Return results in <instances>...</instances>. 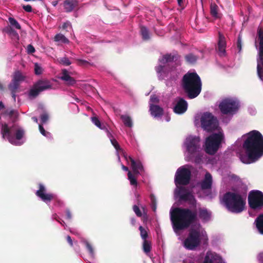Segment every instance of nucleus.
I'll list each match as a JSON object with an SVG mask.
<instances>
[{
	"label": "nucleus",
	"instance_id": "f257e3e1",
	"mask_svg": "<svg viewBox=\"0 0 263 263\" xmlns=\"http://www.w3.org/2000/svg\"><path fill=\"white\" fill-rule=\"evenodd\" d=\"M242 147L248 159L255 162L263 156V136L258 130H253L246 134Z\"/></svg>",
	"mask_w": 263,
	"mask_h": 263
},
{
	"label": "nucleus",
	"instance_id": "f03ea898",
	"mask_svg": "<svg viewBox=\"0 0 263 263\" xmlns=\"http://www.w3.org/2000/svg\"><path fill=\"white\" fill-rule=\"evenodd\" d=\"M174 231L177 233L188 228L197 220L196 211L188 208H175L170 212Z\"/></svg>",
	"mask_w": 263,
	"mask_h": 263
},
{
	"label": "nucleus",
	"instance_id": "7ed1b4c3",
	"mask_svg": "<svg viewBox=\"0 0 263 263\" xmlns=\"http://www.w3.org/2000/svg\"><path fill=\"white\" fill-rule=\"evenodd\" d=\"M201 81L196 72H187L185 74L181 81V86L190 99L197 97L201 90Z\"/></svg>",
	"mask_w": 263,
	"mask_h": 263
},
{
	"label": "nucleus",
	"instance_id": "20e7f679",
	"mask_svg": "<svg viewBox=\"0 0 263 263\" xmlns=\"http://www.w3.org/2000/svg\"><path fill=\"white\" fill-rule=\"evenodd\" d=\"M1 134L4 139L6 138L12 144L15 146H20L23 142L21 140L25 134V130L16 125L11 127L6 123H1Z\"/></svg>",
	"mask_w": 263,
	"mask_h": 263
},
{
	"label": "nucleus",
	"instance_id": "39448f33",
	"mask_svg": "<svg viewBox=\"0 0 263 263\" xmlns=\"http://www.w3.org/2000/svg\"><path fill=\"white\" fill-rule=\"evenodd\" d=\"M222 202L229 212L237 214L245 210L246 203V199L240 194L232 192L223 195Z\"/></svg>",
	"mask_w": 263,
	"mask_h": 263
},
{
	"label": "nucleus",
	"instance_id": "423d86ee",
	"mask_svg": "<svg viewBox=\"0 0 263 263\" xmlns=\"http://www.w3.org/2000/svg\"><path fill=\"white\" fill-rule=\"evenodd\" d=\"M204 233L206 234L205 232ZM204 236V233L200 224H197L196 228L192 227L189 230L187 237L183 242L184 247L189 250H195L200 246L201 237Z\"/></svg>",
	"mask_w": 263,
	"mask_h": 263
},
{
	"label": "nucleus",
	"instance_id": "0eeeda50",
	"mask_svg": "<svg viewBox=\"0 0 263 263\" xmlns=\"http://www.w3.org/2000/svg\"><path fill=\"white\" fill-rule=\"evenodd\" d=\"M200 123L202 128L209 133L218 130L219 128L217 117L210 112H204L201 114Z\"/></svg>",
	"mask_w": 263,
	"mask_h": 263
},
{
	"label": "nucleus",
	"instance_id": "6e6552de",
	"mask_svg": "<svg viewBox=\"0 0 263 263\" xmlns=\"http://www.w3.org/2000/svg\"><path fill=\"white\" fill-rule=\"evenodd\" d=\"M223 138V134L221 132L213 134L206 138L205 143V152L210 155L215 154L218 151Z\"/></svg>",
	"mask_w": 263,
	"mask_h": 263
},
{
	"label": "nucleus",
	"instance_id": "1a4fd4ad",
	"mask_svg": "<svg viewBox=\"0 0 263 263\" xmlns=\"http://www.w3.org/2000/svg\"><path fill=\"white\" fill-rule=\"evenodd\" d=\"M257 40L259 42L258 52L257 58V75L260 80H263V28L259 27L257 32Z\"/></svg>",
	"mask_w": 263,
	"mask_h": 263
},
{
	"label": "nucleus",
	"instance_id": "9d476101",
	"mask_svg": "<svg viewBox=\"0 0 263 263\" xmlns=\"http://www.w3.org/2000/svg\"><path fill=\"white\" fill-rule=\"evenodd\" d=\"M219 109L223 115H233L238 109L237 101L232 98L223 99L218 105Z\"/></svg>",
	"mask_w": 263,
	"mask_h": 263
},
{
	"label": "nucleus",
	"instance_id": "9b49d317",
	"mask_svg": "<svg viewBox=\"0 0 263 263\" xmlns=\"http://www.w3.org/2000/svg\"><path fill=\"white\" fill-rule=\"evenodd\" d=\"M248 201L251 209L260 210L263 208V193L259 190L251 191L248 194Z\"/></svg>",
	"mask_w": 263,
	"mask_h": 263
},
{
	"label": "nucleus",
	"instance_id": "f8f14e48",
	"mask_svg": "<svg viewBox=\"0 0 263 263\" xmlns=\"http://www.w3.org/2000/svg\"><path fill=\"white\" fill-rule=\"evenodd\" d=\"M51 82L47 79H41L34 83L30 89L29 96L33 98H36L42 91L52 88Z\"/></svg>",
	"mask_w": 263,
	"mask_h": 263
},
{
	"label": "nucleus",
	"instance_id": "ddd939ff",
	"mask_svg": "<svg viewBox=\"0 0 263 263\" xmlns=\"http://www.w3.org/2000/svg\"><path fill=\"white\" fill-rule=\"evenodd\" d=\"M191 172L184 166L180 167L176 171L175 176V182L176 185H187L191 180Z\"/></svg>",
	"mask_w": 263,
	"mask_h": 263
},
{
	"label": "nucleus",
	"instance_id": "4468645a",
	"mask_svg": "<svg viewBox=\"0 0 263 263\" xmlns=\"http://www.w3.org/2000/svg\"><path fill=\"white\" fill-rule=\"evenodd\" d=\"M179 194L181 200L188 202L189 204L194 208L196 206L197 201L194 196L186 188L181 187L179 190Z\"/></svg>",
	"mask_w": 263,
	"mask_h": 263
},
{
	"label": "nucleus",
	"instance_id": "2eb2a0df",
	"mask_svg": "<svg viewBox=\"0 0 263 263\" xmlns=\"http://www.w3.org/2000/svg\"><path fill=\"white\" fill-rule=\"evenodd\" d=\"M200 138L197 137H190L186 139L185 144L189 153L193 155L200 148Z\"/></svg>",
	"mask_w": 263,
	"mask_h": 263
},
{
	"label": "nucleus",
	"instance_id": "dca6fc26",
	"mask_svg": "<svg viewBox=\"0 0 263 263\" xmlns=\"http://www.w3.org/2000/svg\"><path fill=\"white\" fill-rule=\"evenodd\" d=\"M35 195L46 203L50 202L56 197L52 193H47L45 186L42 183L39 184V190L36 191Z\"/></svg>",
	"mask_w": 263,
	"mask_h": 263
},
{
	"label": "nucleus",
	"instance_id": "f3484780",
	"mask_svg": "<svg viewBox=\"0 0 263 263\" xmlns=\"http://www.w3.org/2000/svg\"><path fill=\"white\" fill-rule=\"evenodd\" d=\"M224 262L220 256L217 253L209 251L206 252L204 258L203 263H219Z\"/></svg>",
	"mask_w": 263,
	"mask_h": 263
},
{
	"label": "nucleus",
	"instance_id": "a211bd4d",
	"mask_svg": "<svg viewBox=\"0 0 263 263\" xmlns=\"http://www.w3.org/2000/svg\"><path fill=\"white\" fill-rule=\"evenodd\" d=\"M64 11L70 13L75 9H78L79 2L77 0H65L63 4Z\"/></svg>",
	"mask_w": 263,
	"mask_h": 263
},
{
	"label": "nucleus",
	"instance_id": "6ab92c4d",
	"mask_svg": "<svg viewBox=\"0 0 263 263\" xmlns=\"http://www.w3.org/2000/svg\"><path fill=\"white\" fill-rule=\"evenodd\" d=\"M187 109V103L183 98H179L178 101L174 107V111L178 114H182Z\"/></svg>",
	"mask_w": 263,
	"mask_h": 263
},
{
	"label": "nucleus",
	"instance_id": "aec40b11",
	"mask_svg": "<svg viewBox=\"0 0 263 263\" xmlns=\"http://www.w3.org/2000/svg\"><path fill=\"white\" fill-rule=\"evenodd\" d=\"M226 41L224 36L220 32L218 33V51L221 57L226 54Z\"/></svg>",
	"mask_w": 263,
	"mask_h": 263
},
{
	"label": "nucleus",
	"instance_id": "412c9836",
	"mask_svg": "<svg viewBox=\"0 0 263 263\" xmlns=\"http://www.w3.org/2000/svg\"><path fill=\"white\" fill-rule=\"evenodd\" d=\"M127 161L129 160L131 163V166L133 169V173L135 175H139L140 174L139 171L143 170V166L140 161H135L130 156H125Z\"/></svg>",
	"mask_w": 263,
	"mask_h": 263
},
{
	"label": "nucleus",
	"instance_id": "4be33fe9",
	"mask_svg": "<svg viewBox=\"0 0 263 263\" xmlns=\"http://www.w3.org/2000/svg\"><path fill=\"white\" fill-rule=\"evenodd\" d=\"M212 184V177L210 173H206L204 180L201 182L202 190L211 189Z\"/></svg>",
	"mask_w": 263,
	"mask_h": 263
},
{
	"label": "nucleus",
	"instance_id": "5701e85b",
	"mask_svg": "<svg viewBox=\"0 0 263 263\" xmlns=\"http://www.w3.org/2000/svg\"><path fill=\"white\" fill-rule=\"evenodd\" d=\"M60 79L65 81L66 84L69 85H73L76 83L74 78L69 75L68 71L65 69L62 70V76Z\"/></svg>",
	"mask_w": 263,
	"mask_h": 263
},
{
	"label": "nucleus",
	"instance_id": "b1692460",
	"mask_svg": "<svg viewBox=\"0 0 263 263\" xmlns=\"http://www.w3.org/2000/svg\"><path fill=\"white\" fill-rule=\"evenodd\" d=\"M149 110L151 115L155 117H160L163 114V109L157 105L151 104Z\"/></svg>",
	"mask_w": 263,
	"mask_h": 263
},
{
	"label": "nucleus",
	"instance_id": "393cba45",
	"mask_svg": "<svg viewBox=\"0 0 263 263\" xmlns=\"http://www.w3.org/2000/svg\"><path fill=\"white\" fill-rule=\"evenodd\" d=\"M199 217L203 221H208L210 219L211 213L205 208H199L198 210Z\"/></svg>",
	"mask_w": 263,
	"mask_h": 263
},
{
	"label": "nucleus",
	"instance_id": "a878e982",
	"mask_svg": "<svg viewBox=\"0 0 263 263\" xmlns=\"http://www.w3.org/2000/svg\"><path fill=\"white\" fill-rule=\"evenodd\" d=\"M4 115L8 117L9 119L11 120L12 123H15L16 122L18 117V112L14 109H12L10 110L8 109L6 110L4 112Z\"/></svg>",
	"mask_w": 263,
	"mask_h": 263
},
{
	"label": "nucleus",
	"instance_id": "bb28decb",
	"mask_svg": "<svg viewBox=\"0 0 263 263\" xmlns=\"http://www.w3.org/2000/svg\"><path fill=\"white\" fill-rule=\"evenodd\" d=\"M202 154L198 151L197 152L194 153L193 155H191L189 156L188 161L194 162L196 164H199L202 161Z\"/></svg>",
	"mask_w": 263,
	"mask_h": 263
},
{
	"label": "nucleus",
	"instance_id": "cd10ccee",
	"mask_svg": "<svg viewBox=\"0 0 263 263\" xmlns=\"http://www.w3.org/2000/svg\"><path fill=\"white\" fill-rule=\"evenodd\" d=\"M255 223L258 231L263 235V214L259 215L256 218Z\"/></svg>",
	"mask_w": 263,
	"mask_h": 263
},
{
	"label": "nucleus",
	"instance_id": "c85d7f7f",
	"mask_svg": "<svg viewBox=\"0 0 263 263\" xmlns=\"http://www.w3.org/2000/svg\"><path fill=\"white\" fill-rule=\"evenodd\" d=\"M25 77L20 71H16L13 75L12 81L17 82L20 85L21 82L25 80Z\"/></svg>",
	"mask_w": 263,
	"mask_h": 263
},
{
	"label": "nucleus",
	"instance_id": "c756f323",
	"mask_svg": "<svg viewBox=\"0 0 263 263\" xmlns=\"http://www.w3.org/2000/svg\"><path fill=\"white\" fill-rule=\"evenodd\" d=\"M218 7L215 4H211L210 6V13L215 18L220 17V14L218 13Z\"/></svg>",
	"mask_w": 263,
	"mask_h": 263
},
{
	"label": "nucleus",
	"instance_id": "7c9ffc66",
	"mask_svg": "<svg viewBox=\"0 0 263 263\" xmlns=\"http://www.w3.org/2000/svg\"><path fill=\"white\" fill-rule=\"evenodd\" d=\"M139 175H135L134 173L132 174L130 171H128L127 174L128 179L130 181V184L132 185L137 186L138 184L137 176Z\"/></svg>",
	"mask_w": 263,
	"mask_h": 263
},
{
	"label": "nucleus",
	"instance_id": "2f4dec72",
	"mask_svg": "<svg viewBox=\"0 0 263 263\" xmlns=\"http://www.w3.org/2000/svg\"><path fill=\"white\" fill-rule=\"evenodd\" d=\"M124 125L128 127H132L133 126L132 120L129 116L122 115L120 116Z\"/></svg>",
	"mask_w": 263,
	"mask_h": 263
},
{
	"label": "nucleus",
	"instance_id": "473e14b6",
	"mask_svg": "<svg viewBox=\"0 0 263 263\" xmlns=\"http://www.w3.org/2000/svg\"><path fill=\"white\" fill-rule=\"evenodd\" d=\"M140 33L143 40L147 41L150 39L149 31L146 27H140Z\"/></svg>",
	"mask_w": 263,
	"mask_h": 263
},
{
	"label": "nucleus",
	"instance_id": "72a5a7b5",
	"mask_svg": "<svg viewBox=\"0 0 263 263\" xmlns=\"http://www.w3.org/2000/svg\"><path fill=\"white\" fill-rule=\"evenodd\" d=\"M54 41L60 42L61 43L68 44L69 42V40L62 34L59 33L55 35Z\"/></svg>",
	"mask_w": 263,
	"mask_h": 263
},
{
	"label": "nucleus",
	"instance_id": "f704fd0d",
	"mask_svg": "<svg viewBox=\"0 0 263 263\" xmlns=\"http://www.w3.org/2000/svg\"><path fill=\"white\" fill-rule=\"evenodd\" d=\"M142 248L144 252L146 254L149 253L152 250L151 243L147 240H143L142 243Z\"/></svg>",
	"mask_w": 263,
	"mask_h": 263
},
{
	"label": "nucleus",
	"instance_id": "c9c22d12",
	"mask_svg": "<svg viewBox=\"0 0 263 263\" xmlns=\"http://www.w3.org/2000/svg\"><path fill=\"white\" fill-rule=\"evenodd\" d=\"M197 57L193 53H189L185 56V59L188 63H195L197 60Z\"/></svg>",
	"mask_w": 263,
	"mask_h": 263
},
{
	"label": "nucleus",
	"instance_id": "e433bc0d",
	"mask_svg": "<svg viewBox=\"0 0 263 263\" xmlns=\"http://www.w3.org/2000/svg\"><path fill=\"white\" fill-rule=\"evenodd\" d=\"M175 58L176 56L174 55H172L171 54H166L163 55L160 61L163 63L171 62L174 61Z\"/></svg>",
	"mask_w": 263,
	"mask_h": 263
},
{
	"label": "nucleus",
	"instance_id": "4c0bfd02",
	"mask_svg": "<svg viewBox=\"0 0 263 263\" xmlns=\"http://www.w3.org/2000/svg\"><path fill=\"white\" fill-rule=\"evenodd\" d=\"M91 120L92 122L100 129H103L105 128L106 125L102 124L97 117H92L91 118Z\"/></svg>",
	"mask_w": 263,
	"mask_h": 263
},
{
	"label": "nucleus",
	"instance_id": "58836bf2",
	"mask_svg": "<svg viewBox=\"0 0 263 263\" xmlns=\"http://www.w3.org/2000/svg\"><path fill=\"white\" fill-rule=\"evenodd\" d=\"M19 87L20 84L17 82H13V81L8 85L9 90L13 92H16Z\"/></svg>",
	"mask_w": 263,
	"mask_h": 263
},
{
	"label": "nucleus",
	"instance_id": "ea45409f",
	"mask_svg": "<svg viewBox=\"0 0 263 263\" xmlns=\"http://www.w3.org/2000/svg\"><path fill=\"white\" fill-rule=\"evenodd\" d=\"M8 20L11 26L18 30H20L21 29V25L15 18H14L13 17H9Z\"/></svg>",
	"mask_w": 263,
	"mask_h": 263
},
{
	"label": "nucleus",
	"instance_id": "a19ab883",
	"mask_svg": "<svg viewBox=\"0 0 263 263\" xmlns=\"http://www.w3.org/2000/svg\"><path fill=\"white\" fill-rule=\"evenodd\" d=\"M139 230L140 232V236L143 240H147L148 237V233L147 231L142 226H140Z\"/></svg>",
	"mask_w": 263,
	"mask_h": 263
},
{
	"label": "nucleus",
	"instance_id": "79ce46f5",
	"mask_svg": "<svg viewBox=\"0 0 263 263\" xmlns=\"http://www.w3.org/2000/svg\"><path fill=\"white\" fill-rule=\"evenodd\" d=\"M59 62L60 64L67 66H69L71 64V62L67 57H63L60 58L59 60Z\"/></svg>",
	"mask_w": 263,
	"mask_h": 263
},
{
	"label": "nucleus",
	"instance_id": "37998d69",
	"mask_svg": "<svg viewBox=\"0 0 263 263\" xmlns=\"http://www.w3.org/2000/svg\"><path fill=\"white\" fill-rule=\"evenodd\" d=\"M133 210L134 211V212L135 213L137 216H138L139 217H141L142 216V212H141V210H140L139 208L138 207V206H137V205H133Z\"/></svg>",
	"mask_w": 263,
	"mask_h": 263
},
{
	"label": "nucleus",
	"instance_id": "c03bdc74",
	"mask_svg": "<svg viewBox=\"0 0 263 263\" xmlns=\"http://www.w3.org/2000/svg\"><path fill=\"white\" fill-rule=\"evenodd\" d=\"M110 142L117 151H122L120 146L115 139H111Z\"/></svg>",
	"mask_w": 263,
	"mask_h": 263
},
{
	"label": "nucleus",
	"instance_id": "a18cd8bd",
	"mask_svg": "<svg viewBox=\"0 0 263 263\" xmlns=\"http://www.w3.org/2000/svg\"><path fill=\"white\" fill-rule=\"evenodd\" d=\"M76 61L77 62V64L79 66H87V65L90 64V63L88 61L84 60L77 59Z\"/></svg>",
	"mask_w": 263,
	"mask_h": 263
},
{
	"label": "nucleus",
	"instance_id": "49530a36",
	"mask_svg": "<svg viewBox=\"0 0 263 263\" xmlns=\"http://www.w3.org/2000/svg\"><path fill=\"white\" fill-rule=\"evenodd\" d=\"M34 72L36 74H41L42 73V67L37 63L34 65Z\"/></svg>",
	"mask_w": 263,
	"mask_h": 263
},
{
	"label": "nucleus",
	"instance_id": "de8ad7c7",
	"mask_svg": "<svg viewBox=\"0 0 263 263\" xmlns=\"http://www.w3.org/2000/svg\"><path fill=\"white\" fill-rule=\"evenodd\" d=\"M85 244L86 248L87 249L89 253L91 255H93L94 253V251H93V248H92L91 245L89 242H88L87 241H86L85 242Z\"/></svg>",
	"mask_w": 263,
	"mask_h": 263
},
{
	"label": "nucleus",
	"instance_id": "09e8293b",
	"mask_svg": "<svg viewBox=\"0 0 263 263\" xmlns=\"http://www.w3.org/2000/svg\"><path fill=\"white\" fill-rule=\"evenodd\" d=\"M41 120L42 123H46L49 119L48 115L46 113H44L41 115Z\"/></svg>",
	"mask_w": 263,
	"mask_h": 263
},
{
	"label": "nucleus",
	"instance_id": "8fccbe9b",
	"mask_svg": "<svg viewBox=\"0 0 263 263\" xmlns=\"http://www.w3.org/2000/svg\"><path fill=\"white\" fill-rule=\"evenodd\" d=\"M237 47L239 50V52H240L241 50L242 45H241V37L240 35H238L237 42Z\"/></svg>",
	"mask_w": 263,
	"mask_h": 263
},
{
	"label": "nucleus",
	"instance_id": "3c124183",
	"mask_svg": "<svg viewBox=\"0 0 263 263\" xmlns=\"http://www.w3.org/2000/svg\"><path fill=\"white\" fill-rule=\"evenodd\" d=\"M27 50L28 53L31 54L34 53L35 51L34 47L31 44L27 46Z\"/></svg>",
	"mask_w": 263,
	"mask_h": 263
},
{
	"label": "nucleus",
	"instance_id": "603ef678",
	"mask_svg": "<svg viewBox=\"0 0 263 263\" xmlns=\"http://www.w3.org/2000/svg\"><path fill=\"white\" fill-rule=\"evenodd\" d=\"M23 9L27 12H31L32 11V8L31 5H23L22 6Z\"/></svg>",
	"mask_w": 263,
	"mask_h": 263
},
{
	"label": "nucleus",
	"instance_id": "864d4df0",
	"mask_svg": "<svg viewBox=\"0 0 263 263\" xmlns=\"http://www.w3.org/2000/svg\"><path fill=\"white\" fill-rule=\"evenodd\" d=\"M103 130H104L105 132L107 134V137L110 139V141L111 140V139H115L112 136V135L111 134V133L109 131L108 128L105 126V129H103Z\"/></svg>",
	"mask_w": 263,
	"mask_h": 263
},
{
	"label": "nucleus",
	"instance_id": "5fc2aeb1",
	"mask_svg": "<svg viewBox=\"0 0 263 263\" xmlns=\"http://www.w3.org/2000/svg\"><path fill=\"white\" fill-rule=\"evenodd\" d=\"M39 129L41 132V133L44 136H46L47 132L44 128L43 126L42 125H39Z\"/></svg>",
	"mask_w": 263,
	"mask_h": 263
},
{
	"label": "nucleus",
	"instance_id": "6e6d98bb",
	"mask_svg": "<svg viewBox=\"0 0 263 263\" xmlns=\"http://www.w3.org/2000/svg\"><path fill=\"white\" fill-rule=\"evenodd\" d=\"M66 240H67V241L68 242V243L70 246V247H73V241L71 239V237L70 236L68 235L66 236Z\"/></svg>",
	"mask_w": 263,
	"mask_h": 263
},
{
	"label": "nucleus",
	"instance_id": "4d7b16f0",
	"mask_svg": "<svg viewBox=\"0 0 263 263\" xmlns=\"http://www.w3.org/2000/svg\"><path fill=\"white\" fill-rule=\"evenodd\" d=\"M257 258L260 263H263V252H261L258 255Z\"/></svg>",
	"mask_w": 263,
	"mask_h": 263
},
{
	"label": "nucleus",
	"instance_id": "13d9d810",
	"mask_svg": "<svg viewBox=\"0 0 263 263\" xmlns=\"http://www.w3.org/2000/svg\"><path fill=\"white\" fill-rule=\"evenodd\" d=\"M66 217H67V219H71L72 215H71V212L69 210L67 209L66 210Z\"/></svg>",
	"mask_w": 263,
	"mask_h": 263
},
{
	"label": "nucleus",
	"instance_id": "bf43d9fd",
	"mask_svg": "<svg viewBox=\"0 0 263 263\" xmlns=\"http://www.w3.org/2000/svg\"><path fill=\"white\" fill-rule=\"evenodd\" d=\"M9 32L11 34H12L13 35L18 37V33L12 28H10Z\"/></svg>",
	"mask_w": 263,
	"mask_h": 263
},
{
	"label": "nucleus",
	"instance_id": "052dcab7",
	"mask_svg": "<svg viewBox=\"0 0 263 263\" xmlns=\"http://www.w3.org/2000/svg\"><path fill=\"white\" fill-rule=\"evenodd\" d=\"M164 66L159 65L156 68V70L158 73H161L163 70Z\"/></svg>",
	"mask_w": 263,
	"mask_h": 263
},
{
	"label": "nucleus",
	"instance_id": "680f3d73",
	"mask_svg": "<svg viewBox=\"0 0 263 263\" xmlns=\"http://www.w3.org/2000/svg\"><path fill=\"white\" fill-rule=\"evenodd\" d=\"M151 100L153 102H158L159 100L155 96H152L151 98Z\"/></svg>",
	"mask_w": 263,
	"mask_h": 263
},
{
	"label": "nucleus",
	"instance_id": "e2e57ef3",
	"mask_svg": "<svg viewBox=\"0 0 263 263\" xmlns=\"http://www.w3.org/2000/svg\"><path fill=\"white\" fill-rule=\"evenodd\" d=\"M68 25H69V23H64L62 25V28L63 29H66L68 27Z\"/></svg>",
	"mask_w": 263,
	"mask_h": 263
},
{
	"label": "nucleus",
	"instance_id": "0e129e2a",
	"mask_svg": "<svg viewBox=\"0 0 263 263\" xmlns=\"http://www.w3.org/2000/svg\"><path fill=\"white\" fill-rule=\"evenodd\" d=\"M11 95H12V97L13 98V100L15 102V100H16V95H15V93L16 92H13V91H11Z\"/></svg>",
	"mask_w": 263,
	"mask_h": 263
},
{
	"label": "nucleus",
	"instance_id": "69168bd1",
	"mask_svg": "<svg viewBox=\"0 0 263 263\" xmlns=\"http://www.w3.org/2000/svg\"><path fill=\"white\" fill-rule=\"evenodd\" d=\"M59 0H56V1H54L52 2V5L54 6V7H55L59 3Z\"/></svg>",
	"mask_w": 263,
	"mask_h": 263
},
{
	"label": "nucleus",
	"instance_id": "338daca9",
	"mask_svg": "<svg viewBox=\"0 0 263 263\" xmlns=\"http://www.w3.org/2000/svg\"><path fill=\"white\" fill-rule=\"evenodd\" d=\"M178 4L179 6L181 7L183 5V0H177Z\"/></svg>",
	"mask_w": 263,
	"mask_h": 263
},
{
	"label": "nucleus",
	"instance_id": "774afa93",
	"mask_svg": "<svg viewBox=\"0 0 263 263\" xmlns=\"http://www.w3.org/2000/svg\"><path fill=\"white\" fill-rule=\"evenodd\" d=\"M5 106L2 101H0V110L4 108Z\"/></svg>",
	"mask_w": 263,
	"mask_h": 263
}]
</instances>
